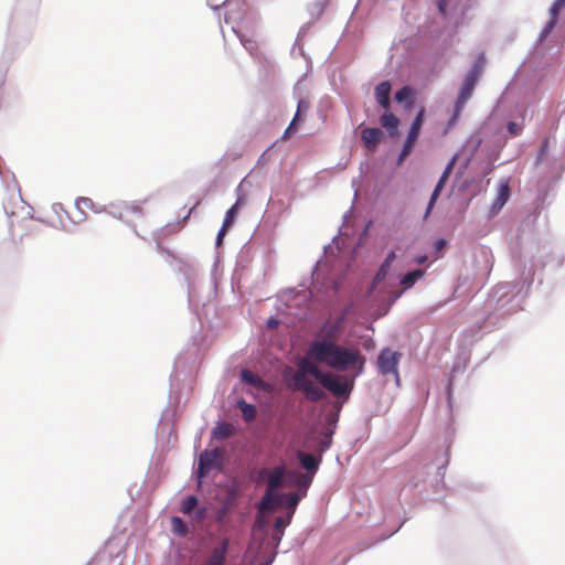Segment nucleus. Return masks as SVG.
<instances>
[{
	"label": "nucleus",
	"instance_id": "f257e3e1",
	"mask_svg": "<svg viewBox=\"0 0 565 565\" xmlns=\"http://www.w3.org/2000/svg\"><path fill=\"white\" fill-rule=\"evenodd\" d=\"M321 332L327 337L317 338L311 342L309 347L311 358L330 369L345 373V376L328 375L315 364H307V367L302 369L332 394L349 395L354 387L355 380L364 372L366 358L360 349L339 344L335 341L341 333L340 321L330 319L323 321Z\"/></svg>",
	"mask_w": 565,
	"mask_h": 565
},
{
	"label": "nucleus",
	"instance_id": "f03ea898",
	"mask_svg": "<svg viewBox=\"0 0 565 565\" xmlns=\"http://www.w3.org/2000/svg\"><path fill=\"white\" fill-rule=\"evenodd\" d=\"M522 130V122L508 120L493 115L489 116L447 163L430 193L423 214V221L426 222L430 216L436 202L448 182L452 164L458 156L463 157L461 168L467 169L478 153L482 154L486 161L484 173H490L494 170V163L499 159L508 139L521 135Z\"/></svg>",
	"mask_w": 565,
	"mask_h": 565
},
{
	"label": "nucleus",
	"instance_id": "7ed1b4c3",
	"mask_svg": "<svg viewBox=\"0 0 565 565\" xmlns=\"http://www.w3.org/2000/svg\"><path fill=\"white\" fill-rule=\"evenodd\" d=\"M532 282L533 276L498 284L484 301L483 313L486 317L470 328L472 337H478L499 328L501 326L500 321L505 316L521 308V303L527 297Z\"/></svg>",
	"mask_w": 565,
	"mask_h": 565
},
{
	"label": "nucleus",
	"instance_id": "20e7f679",
	"mask_svg": "<svg viewBox=\"0 0 565 565\" xmlns=\"http://www.w3.org/2000/svg\"><path fill=\"white\" fill-rule=\"evenodd\" d=\"M207 6L215 12L223 8L225 10L224 22L231 25L244 49L260 66H273L271 61L257 50L256 41L247 35L254 30L258 15L247 0H224L222 3H213L212 0H207Z\"/></svg>",
	"mask_w": 565,
	"mask_h": 565
},
{
	"label": "nucleus",
	"instance_id": "39448f33",
	"mask_svg": "<svg viewBox=\"0 0 565 565\" xmlns=\"http://www.w3.org/2000/svg\"><path fill=\"white\" fill-rule=\"evenodd\" d=\"M548 14L550 18L541 30L533 51L525 61V67L533 71L534 75L533 79H531V82L521 89L523 99L520 104L522 107L529 106L535 100L537 82L543 77L545 70L550 66L551 57H548V49L545 41L558 23L559 15H556L555 13Z\"/></svg>",
	"mask_w": 565,
	"mask_h": 565
},
{
	"label": "nucleus",
	"instance_id": "423d86ee",
	"mask_svg": "<svg viewBox=\"0 0 565 565\" xmlns=\"http://www.w3.org/2000/svg\"><path fill=\"white\" fill-rule=\"evenodd\" d=\"M439 14L446 24L451 28L443 39H437L436 45L439 53L447 51L456 41V34L461 29L468 28L475 17L473 10L478 0H435Z\"/></svg>",
	"mask_w": 565,
	"mask_h": 565
},
{
	"label": "nucleus",
	"instance_id": "0eeeda50",
	"mask_svg": "<svg viewBox=\"0 0 565 565\" xmlns=\"http://www.w3.org/2000/svg\"><path fill=\"white\" fill-rule=\"evenodd\" d=\"M35 25L36 19L34 12L24 13L15 9L8 26L6 51L10 52V54H14L23 50L31 42Z\"/></svg>",
	"mask_w": 565,
	"mask_h": 565
},
{
	"label": "nucleus",
	"instance_id": "6e6552de",
	"mask_svg": "<svg viewBox=\"0 0 565 565\" xmlns=\"http://www.w3.org/2000/svg\"><path fill=\"white\" fill-rule=\"evenodd\" d=\"M337 424L333 425L318 435L307 436L302 441V447L312 448L313 454H307L303 451L297 452V459L301 463L302 468L312 479L313 475L319 470L322 462V455L331 447L332 437L335 431Z\"/></svg>",
	"mask_w": 565,
	"mask_h": 565
},
{
	"label": "nucleus",
	"instance_id": "1a4fd4ad",
	"mask_svg": "<svg viewBox=\"0 0 565 565\" xmlns=\"http://www.w3.org/2000/svg\"><path fill=\"white\" fill-rule=\"evenodd\" d=\"M486 65V54L480 52L473 60L459 86L458 95L454 104L449 125L454 124L460 116L463 107L473 95V92L481 78Z\"/></svg>",
	"mask_w": 565,
	"mask_h": 565
},
{
	"label": "nucleus",
	"instance_id": "9d476101",
	"mask_svg": "<svg viewBox=\"0 0 565 565\" xmlns=\"http://www.w3.org/2000/svg\"><path fill=\"white\" fill-rule=\"evenodd\" d=\"M486 65V54L480 52L473 60L459 86L458 95L454 104L449 125L454 124L460 116L463 107L473 95V92L481 78Z\"/></svg>",
	"mask_w": 565,
	"mask_h": 565
},
{
	"label": "nucleus",
	"instance_id": "9b49d317",
	"mask_svg": "<svg viewBox=\"0 0 565 565\" xmlns=\"http://www.w3.org/2000/svg\"><path fill=\"white\" fill-rule=\"evenodd\" d=\"M223 462V455L220 449H204L200 452L198 461L193 467V476L198 484H201L211 471H220Z\"/></svg>",
	"mask_w": 565,
	"mask_h": 565
},
{
	"label": "nucleus",
	"instance_id": "f8f14e48",
	"mask_svg": "<svg viewBox=\"0 0 565 565\" xmlns=\"http://www.w3.org/2000/svg\"><path fill=\"white\" fill-rule=\"evenodd\" d=\"M402 353L385 347L380 350L376 359V369L381 375H394L395 383L398 386L401 379L398 374V364Z\"/></svg>",
	"mask_w": 565,
	"mask_h": 565
},
{
	"label": "nucleus",
	"instance_id": "ddd939ff",
	"mask_svg": "<svg viewBox=\"0 0 565 565\" xmlns=\"http://www.w3.org/2000/svg\"><path fill=\"white\" fill-rule=\"evenodd\" d=\"M425 121V110L420 108L414 119L412 120L411 127L407 131L406 138L404 140V143L402 146V149L398 153V157L396 159V164L401 166L406 157L413 151L414 145L416 143L420 132L422 128Z\"/></svg>",
	"mask_w": 565,
	"mask_h": 565
},
{
	"label": "nucleus",
	"instance_id": "4468645a",
	"mask_svg": "<svg viewBox=\"0 0 565 565\" xmlns=\"http://www.w3.org/2000/svg\"><path fill=\"white\" fill-rule=\"evenodd\" d=\"M328 263L320 258L316 262L311 270V286L317 294L327 296L331 289L338 288V282L331 279L330 274L322 267H327Z\"/></svg>",
	"mask_w": 565,
	"mask_h": 565
},
{
	"label": "nucleus",
	"instance_id": "2eb2a0df",
	"mask_svg": "<svg viewBox=\"0 0 565 565\" xmlns=\"http://www.w3.org/2000/svg\"><path fill=\"white\" fill-rule=\"evenodd\" d=\"M184 280L188 287V302L191 311L199 316V307L200 305H205V299H203L199 292V284L196 280V273L193 268L184 267L183 269ZM209 297H206V300Z\"/></svg>",
	"mask_w": 565,
	"mask_h": 565
},
{
	"label": "nucleus",
	"instance_id": "dca6fc26",
	"mask_svg": "<svg viewBox=\"0 0 565 565\" xmlns=\"http://www.w3.org/2000/svg\"><path fill=\"white\" fill-rule=\"evenodd\" d=\"M510 199H511L510 178L500 179L497 184L495 196L488 209L487 218L492 220L497 215H499V213L502 211V209L509 202Z\"/></svg>",
	"mask_w": 565,
	"mask_h": 565
},
{
	"label": "nucleus",
	"instance_id": "f3484780",
	"mask_svg": "<svg viewBox=\"0 0 565 565\" xmlns=\"http://www.w3.org/2000/svg\"><path fill=\"white\" fill-rule=\"evenodd\" d=\"M124 212H131L138 216H142V203L140 201H132V202L122 201L119 203L109 204L108 210H107V213L109 215L126 223L129 227H131L134 230L136 235L139 236V233L136 231L135 224H132L128 220L124 218Z\"/></svg>",
	"mask_w": 565,
	"mask_h": 565
},
{
	"label": "nucleus",
	"instance_id": "a211bd4d",
	"mask_svg": "<svg viewBox=\"0 0 565 565\" xmlns=\"http://www.w3.org/2000/svg\"><path fill=\"white\" fill-rule=\"evenodd\" d=\"M478 184L475 179H466L457 184L456 196L460 205V212H465L478 194Z\"/></svg>",
	"mask_w": 565,
	"mask_h": 565
},
{
	"label": "nucleus",
	"instance_id": "6ab92c4d",
	"mask_svg": "<svg viewBox=\"0 0 565 565\" xmlns=\"http://www.w3.org/2000/svg\"><path fill=\"white\" fill-rule=\"evenodd\" d=\"M358 129L361 131V139L365 148L370 151H376L377 147L381 142L385 141V135L377 127H369L365 126L364 122H361L358 126Z\"/></svg>",
	"mask_w": 565,
	"mask_h": 565
},
{
	"label": "nucleus",
	"instance_id": "aec40b11",
	"mask_svg": "<svg viewBox=\"0 0 565 565\" xmlns=\"http://www.w3.org/2000/svg\"><path fill=\"white\" fill-rule=\"evenodd\" d=\"M241 206L238 200L226 211L223 224L218 230L215 238L216 247L221 246L224 242V237L230 231V228L235 224L237 216L239 214Z\"/></svg>",
	"mask_w": 565,
	"mask_h": 565
},
{
	"label": "nucleus",
	"instance_id": "412c9836",
	"mask_svg": "<svg viewBox=\"0 0 565 565\" xmlns=\"http://www.w3.org/2000/svg\"><path fill=\"white\" fill-rule=\"evenodd\" d=\"M380 124H381V127L384 128L387 134L394 139H398L399 136H401V130H399V126H401V122H399V119L397 118V116H395L391 109H383V113L381 114L380 116Z\"/></svg>",
	"mask_w": 565,
	"mask_h": 565
},
{
	"label": "nucleus",
	"instance_id": "4be33fe9",
	"mask_svg": "<svg viewBox=\"0 0 565 565\" xmlns=\"http://www.w3.org/2000/svg\"><path fill=\"white\" fill-rule=\"evenodd\" d=\"M416 99V89L412 85H403L394 94V100L403 105L406 110L414 108Z\"/></svg>",
	"mask_w": 565,
	"mask_h": 565
},
{
	"label": "nucleus",
	"instance_id": "5701e85b",
	"mask_svg": "<svg viewBox=\"0 0 565 565\" xmlns=\"http://www.w3.org/2000/svg\"><path fill=\"white\" fill-rule=\"evenodd\" d=\"M391 90L392 84L385 79L380 82L374 88V98L379 107L382 109H388L391 107Z\"/></svg>",
	"mask_w": 565,
	"mask_h": 565
},
{
	"label": "nucleus",
	"instance_id": "b1692460",
	"mask_svg": "<svg viewBox=\"0 0 565 565\" xmlns=\"http://www.w3.org/2000/svg\"><path fill=\"white\" fill-rule=\"evenodd\" d=\"M286 468L284 466L277 467L267 479L268 491L264 495V500L275 501L276 498L271 494V491L279 488L285 479Z\"/></svg>",
	"mask_w": 565,
	"mask_h": 565
},
{
	"label": "nucleus",
	"instance_id": "393cba45",
	"mask_svg": "<svg viewBox=\"0 0 565 565\" xmlns=\"http://www.w3.org/2000/svg\"><path fill=\"white\" fill-rule=\"evenodd\" d=\"M426 274L425 269L416 268L409 271H406L398 276L399 285L404 290L411 289L418 280L424 278Z\"/></svg>",
	"mask_w": 565,
	"mask_h": 565
},
{
	"label": "nucleus",
	"instance_id": "a878e982",
	"mask_svg": "<svg viewBox=\"0 0 565 565\" xmlns=\"http://www.w3.org/2000/svg\"><path fill=\"white\" fill-rule=\"evenodd\" d=\"M396 258V255L393 250L388 252L383 262L381 263L376 274H375V281L376 282H384L390 275L392 265Z\"/></svg>",
	"mask_w": 565,
	"mask_h": 565
},
{
	"label": "nucleus",
	"instance_id": "bb28decb",
	"mask_svg": "<svg viewBox=\"0 0 565 565\" xmlns=\"http://www.w3.org/2000/svg\"><path fill=\"white\" fill-rule=\"evenodd\" d=\"M310 107V102L307 97H298L297 98V108L294 114V117L291 119V122L296 124L297 126L301 127L302 124L306 120L307 113Z\"/></svg>",
	"mask_w": 565,
	"mask_h": 565
},
{
	"label": "nucleus",
	"instance_id": "cd10ccee",
	"mask_svg": "<svg viewBox=\"0 0 565 565\" xmlns=\"http://www.w3.org/2000/svg\"><path fill=\"white\" fill-rule=\"evenodd\" d=\"M227 552L228 541L223 540L221 544L213 550L207 565H224Z\"/></svg>",
	"mask_w": 565,
	"mask_h": 565
},
{
	"label": "nucleus",
	"instance_id": "c85d7f7f",
	"mask_svg": "<svg viewBox=\"0 0 565 565\" xmlns=\"http://www.w3.org/2000/svg\"><path fill=\"white\" fill-rule=\"evenodd\" d=\"M309 364L308 362H306L305 364L301 365V367H307L306 365ZM302 372H296L291 375L290 377V386L295 390V391H302L307 383L309 382V380L305 376V373L306 371L303 369H301ZM307 374H309L307 372Z\"/></svg>",
	"mask_w": 565,
	"mask_h": 565
},
{
	"label": "nucleus",
	"instance_id": "c756f323",
	"mask_svg": "<svg viewBox=\"0 0 565 565\" xmlns=\"http://www.w3.org/2000/svg\"><path fill=\"white\" fill-rule=\"evenodd\" d=\"M329 3H330V0H315L312 2V4L309 6V9H308L311 19H313L315 21H318L324 13Z\"/></svg>",
	"mask_w": 565,
	"mask_h": 565
},
{
	"label": "nucleus",
	"instance_id": "7c9ffc66",
	"mask_svg": "<svg viewBox=\"0 0 565 565\" xmlns=\"http://www.w3.org/2000/svg\"><path fill=\"white\" fill-rule=\"evenodd\" d=\"M315 20L311 19L310 21L306 22L305 24H302L298 31V34H297V38H296V41L294 43V46H292V53L296 51V49H298L299 51V54L301 56H305V51H303V46L299 43L300 40L309 32V30L312 28V25L315 24Z\"/></svg>",
	"mask_w": 565,
	"mask_h": 565
},
{
	"label": "nucleus",
	"instance_id": "2f4dec72",
	"mask_svg": "<svg viewBox=\"0 0 565 565\" xmlns=\"http://www.w3.org/2000/svg\"><path fill=\"white\" fill-rule=\"evenodd\" d=\"M239 380L243 383H245L249 386H254V387H259L263 384L260 376L258 374L254 373L253 371H250L249 369H243L241 371Z\"/></svg>",
	"mask_w": 565,
	"mask_h": 565
},
{
	"label": "nucleus",
	"instance_id": "473e14b6",
	"mask_svg": "<svg viewBox=\"0 0 565 565\" xmlns=\"http://www.w3.org/2000/svg\"><path fill=\"white\" fill-rule=\"evenodd\" d=\"M230 435L231 429L228 425L223 420H218L211 431V437L215 440H223L230 437Z\"/></svg>",
	"mask_w": 565,
	"mask_h": 565
},
{
	"label": "nucleus",
	"instance_id": "72a5a7b5",
	"mask_svg": "<svg viewBox=\"0 0 565 565\" xmlns=\"http://www.w3.org/2000/svg\"><path fill=\"white\" fill-rule=\"evenodd\" d=\"M170 523L173 534L178 536H185L189 533V526L180 516H171Z\"/></svg>",
	"mask_w": 565,
	"mask_h": 565
},
{
	"label": "nucleus",
	"instance_id": "f704fd0d",
	"mask_svg": "<svg viewBox=\"0 0 565 565\" xmlns=\"http://www.w3.org/2000/svg\"><path fill=\"white\" fill-rule=\"evenodd\" d=\"M237 406L242 412L245 420H252L256 415V407L252 403H247L244 398L237 401Z\"/></svg>",
	"mask_w": 565,
	"mask_h": 565
},
{
	"label": "nucleus",
	"instance_id": "c9c22d12",
	"mask_svg": "<svg viewBox=\"0 0 565 565\" xmlns=\"http://www.w3.org/2000/svg\"><path fill=\"white\" fill-rule=\"evenodd\" d=\"M198 503H200V501L195 494H188L180 502V511L188 515L198 505Z\"/></svg>",
	"mask_w": 565,
	"mask_h": 565
},
{
	"label": "nucleus",
	"instance_id": "e433bc0d",
	"mask_svg": "<svg viewBox=\"0 0 565 565\" xmlns=\"http://www.w3.org/2000/svg\"><path fill=\"white\" fill-rule=\"evenodd\" d=\"M301 392H303L307 398L312 402H318L323 397L322 391L318 386H316L311 381L307 383L306 387Z\"/></svg>",
	"mask_w": 565,
	"mask_h": 565
},
{
	"label": "nucleus",
	"instance_id": "4c0bfd02",
	"mask_svg": "<svg viewBox=\"0 0 565 565\" xmlns=\"http://www.w3.org/2000/svg\"><path fill=\"white\" fill-rule=\"evenodd\" d=\"M285 478H287L289 482L297 484V486L309 487V484L311 483V478H307L297 471H287L286 470Z\"/></svg>",
	"mask_w": 565,
	"mask_h": 565
},
{
	"label": "nucleus",
	"instance_id": "58836bf2",
	"mask_svg": "<svg viewBox=\"0 0 565 565\" xmlns=\"http://www.w3.org/2000/svg\"><path fill=\"white\" fill-rule=\"evenodd\" d=\"M448 247V241L444 237H438L433 242V255L435 258L444 257Z\"/></svg>",
	"mask_w": 565,
	"mask_h": 565
},
{
	"label": "nucleus",
	"instance_id": "ea45409f",
	"mask_svg": "<svg viewBox=\"0 0 565 565\" xmlns=\"http://www.w3.org/2000/svg\"><path fill=\"white\" fill-rule=\"evenodd\" d=\"M550 148V140L547 138L543 139V141L540 145V148L536 152V158L534 160V166L540 167L541 163L545 160L548 153Z\"/></svg>",
	"mask_w": 565,
	"mask_h": 565
},
{
	"label": "nucleus",
	"instance_id": "a19ab883",
	"mask_svg": "<svg viewBox=\"0 0 565 565\" xmlns=\"http://www.w3.org/2000/svg\"><path fill=\"white\" fill-rule=\"evenodd\" d=\"M207 512L209 510L206 505L198 503V505L188 515L191 518L192 521L199 522L206 519Z\"/></svg>",
	"mask_w": 565,
	"mask_h": 565
},
{
	"label": "nucleus",
	"instance_id": "79ce46f5",
	"mask_svg": "<svg viewBox=\"0 0 565 565\" xmlns=\"http://www.w3.org/2000/svg\"><path fill=\"white\" fill-rule=\"evenodd\" d=\"M290 519H284L282 516H278L275 521V530L279 533V541L284 535V531L286 526L289 524Z\"/></svg>",
	"mask_w": 565,
	"mask_h": 565
},
{
	"label": "nucleus",
	"instance_id": "37998d69",
	"mask_svg": "<svg viewBox=\"0 0 565 565\" xmlns=\"http://www.w3.org/2000/svg\"><path fill=\"white\" fill-rule=\"evenodd\" d=\"M564 8L565 0H554L550 7L548 13H555L556 15H559Z\"/></svg>",
	"mask_w": 565,
	"mask_h": 565
},
{
	"label": "nucleus",
	"instance_id": "c03bdc74",
	"mask_svg": "<svg viewBox=\"0 0 565 565\" xmlns=\"http://www.w3.org/2000/svg\"><path fill=\"white\" fill-rule=\"evenodd\" d=\"M454 381L452 379H449L446 385V398L447 404L451 408L452 407V399H454V388H452Z\"/></svg>",
	"mask_w": 565,
	"mask_h": 565
},
{
	"label": "nucleus",
	"instance_id": "a18cd8bd",
	"mask_svg": "<svg viewBox=\"0 0 565 565\" xmlns=\"http://www.w3.org/2000/svg\"><path fill=\"white\" fill-rule=\"evenodd\" d=\"M299 129H300L299 126H297L296 124L290 121L289 125L287 126V128L285 129L282 137L284 138L292 137L294 135L297 134V131Z\"/></svg>",
	"mask_w": 565,
	"mask_h": 565
},
{
	"label": "nucleus",
	"instance_id": "49530a36",
	"mask_svg": "<svg viewBox=\"0 0 565 565\" xmlns=\"http://www.w3.org/2000/svg\"><path fill=\"white\" fill-rule=\"evenodd\" d=\"M84 205L86 207H92L94 205V202L92 199L89 198H84V196H79L77 200H76V207L77 210L81 211V205Z\"/></svg>",
	"mask_w": 565,
	"mask_h": 565
},
{
	"label": "nucleus",
	"instance_id": "de8ad7c7",
	"mask_svg": "<svg viewBox=\"0 0 565 565\" xmlns=\"http://www.w3.org/2000/svg\"><path fill=\"white\" fill-rule=\"evenodd\" d=\"M279 324H280V320L276 316H270L266 320V328L268 330H273V329L277 328Z\"/></svg>",
	"mask_w": 565,
	"mask_h": 565
},
{
	"label": "nucleus",
	"instance_id": "09e8293b",
	"mask_svg": "<svg viewBox=\"0 0 565 565\" xmlns=\"http://www.w3.org/2000/svg\"><path fill=\"white\" fill-rule=\"evenodd\" d=\"M287 497L291 505H297L301 499V497L297 493H287Z\"/></svg>",
	"mask_w": 565,
	"mask_h": 565
},
{
	"label": "nucleus",
	"instance_id": "8fccbe9b",
	"mask_svg": "<svg viewBox=\"0 0 565 565\" xmlns=\"http://www.w3.org/2000/svg\"><path fill=\"white\" fill-rule=\"evenodd\" d=\"M405 521H406V519H404V520L399 523V525H398L395 530H393L391 533H388V534H387V535H385V536H382L380 541H385V540L390 539L391 536H393V535H394L396 532H398V530L403 526V524L405 523Z\"/></svg>",
	"mask_w": 565,
	"mask_h": 565
},
{
	"label": "nucleus",
	"instance_id": "3c124183",
	"mask_svg": "<svg viewBox=\"0 0 565 565\" xmlns=\"http://www.w3.org/2000/svg\"><path fill=\"white\" fill-rule=\"evenodd\" d=\"M427 258H428V257H427V255H425V254H420V255H416V256H415L414 262H415L416 264H419V265H420V264H424V263L427 260Z\"/></svg>",
	"mask_w": 565,
	"mask_h": 565
},
{
	"label": "nucleus",
	"instance_id": "603ef678",
	"mask_svg": "<svg viewBox=\"0 0 565 565\" xmlns=\"http://www.w3.org/2000/svg\"><path fill=\"white\" fill-rule=\"evenodd\" d=\"M3 211L9 217L14 215V211L9 206L8 203H3Z\"/></svg>",
	"mask_w": 565,
	"mask_h": 565
},
{
	"label": "nucleus",
	"instance_id": "864d4df0",
	"mask_svg": "<svg viewBox=\"0 0 565 565\" xmlns=\"http://www.w3.org/2000/svg\"><path fill=\"white\" fill-rule=\"evenodd\" d=\"M7 70H8V64H4L3 73L0 74V86L4 84V77H6Z\"/></svg>",
	"mask_w": 565,
	"mask_h": 565
},
{
	"label": "nucleus",
	"instance_id": "5fc2aeb1",
	"mask_svg": "<svg viewBox=\"0 0 565 565\" xmlns=\"http://www.w3.org/2000/svg\"><path fill=\"white\" fill-rule=\"evenodd\" d=\"M7 70H8V64H4L3 73L0 74V86L4 84V77H6Z\"/></svg>",
	"mask_w": 565,
	"mask_h": 565
},
{
	"label": "nucleus",
	"instance_id": "6e6d98bb",
	"mask_svg": "<svg viewBox=\"0 0 565 565\" xmlns=\"http://www.w3.org/2000/svg\"><path fill=\"white\" fill-rule=\"evenodd\" d=\"M157 250H158L159 253H167V254H170V252H169L168 249H166V248L163 247V245H162L160 242H157Z\"/></svg>",
	"mask_w": 565,
	"mask_h": 565
},
{
	"label": "nucleus",
	"instance_id": "4d7b16f0",
	"mask_svg": "<svg viewBox=\"0 0 565 565\" xmlns=\"http://www.w3.org/2000/svg\"><path fill=\"white\" fill-rule=\"evenodd\" d=\"M198 204H199V202H196V203H195V204L190 209V211L188 212V214L183 216V218H182V223H184V222L189 218L190 214L193 212V210L196 207V205H198Z\"/></svg>",
	"mask_w": 565,
	"mask_h": 565
},
{
	"label": "nucleus",
	"instance_id": "13d9d810",
	"mask_svg": "<svg viewBox=\"0 0 565 565\" xmlns=\"http://www.w3.org/2000/svg\"><path fill=\"white\" fill-rule=\"evenodd\" d=\"M443 470H444V466H439V467L437 468V475H438V476H440V478H444V471H443ZM440 483H443V484H444L443 479H440Z\"/></svg>",
	"mask_w": 565,
	"mask_h": 565
},
{
	"label": "nucleus",
	"instance_id": "bf43d9fd",
	"mask_svg": "<svg viewBox=\"0 0 565 565\" xmlns=\"http://www.w3.org/2000/svg\"><path fill=\"white\" fill-rule=\"evenodd\" d=\"M60 209L62 210V204L61 203L53 204V210L54 211H60Z\"/></svg>",
	"mask_w": 565,
	"mask_h": 565
},
{
	"label": "nucleus",
	"instance_id": "052dcab7",
	"mask_svg": "<svg viewBox=\"0 0 565 565\" xmlns=\"http://www.w3.org/2000/svg\"><path fill=\"white\" fill-rule=\"evenodd\" d=\"M60 209L62 210V204L61 203L53 204V210L54 211H60Z\"/></svg>",
	"mask_w": 565,
	"mask_h": 565
},
{
	"label": "nucleus",
	"instance_id": "680f3d73",
	"mask_svg": "<svg viewBox=\"0 0 565 565\" xmlns=\"http://www.w3.org/2000/svg\"><path fill=\"white\" fill-rule=\"evenodd\" d=\"M358 6H359V3H356L355 8L353 9V12H352V14H351V20H353V19H354V15H355V13H356V11H358Z\"/></svg>",
	"mask_w": 565,
	"mask_h": 565
},
{
	"label": "nucleus",
	"instance_id": "e2e57ef3",
	"mask_svg": "<svg viewBox=\"0 0 565 565\" xmlns=\"http://www.w3.org/2000/svg\"><path fill=\"white\" fill-rule=\"evenodd\" d=\"M18 196H19V200H20L22 203H24L23 198L21 196V193H20V189H18Z\"/></svg>",
	"mask_w": 565,
	"mask_h": 565
},
{
	"label": "nucleus",
	"instance_id": "0e129e2a",
	"mask_svg": "<svg viewBox=\"0 0 565 565\" xmlns=\"http://www.w3.org/2000/svg\"><path fill=\"white\" fill-rule=\"evenodd\" d=\"M330 247H331V245H330V244L324 245V247H323L324 252H326L328 248H330Z\"/></svg>",
	"mask_w": 565,
	"mask_h": 565
},
{
	"label": "nucleus",
	"instance_id": "69168bd1",
	"mask_svg": "<svg viewBox=\"0 0 565 565\" xmlns=\"http://www.w3.org/2000/svg\"><path fill=\"white\" fill-rule=\"evenodd\" d=\"M564 263V258H559L558 264L562 265Z\"/></svg>",
	"mask_w": 565,
	"mask_h": 565
},
{
	"label": "nucleus",
	"instance_id": "338daca9",
	"mask_svg": "<svg viewBox=\"0 0 565 565\" xmlns=\"http://www.w3.org/2000/svg\"><path fill=\"white\" fill-rule=\"evenodd\" d=\"M169 226H170V224H166L164 228H166L167 232H169Z\"/></svg>",
	"mask_w": 565,
	"mask_h": 565
}]
</instances>
